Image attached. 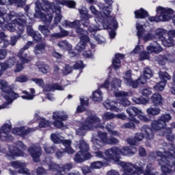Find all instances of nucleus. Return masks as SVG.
<instances>
[{"instance_id": "obj_1", "label": "nucleus", "mask_w": 175, "mask_h": 175, "mask_svg": "<svg viewBox=\"0 0 175 175\" xmlns=\"http://www.w3.org/2000/svg\"><path fill=\"white\" fill-rule=\"evenodd\" d=\"M172 120V116L170 113L162 114L157 120L152 121L151 126L144 124L140 128L141 133H137L135 135V140L142 142L145 137L146 140H152L154 139V132H158L166 128V123Z\"/></svg>"}, {"instance_id": "obj_2", "label": "nucleus", "mask_w": 175, "mask_h": 175, "mask_svg": "<svg viewBox=\"0 0 175 175\" xmlns=\"http://www.w3.org/2000/svg\"><path fill=\"white\" fill-rule=\"evenodd\" d=\"M0 90L2 91V96L5 99V103L0 105V110L9 107V105L13 103V100L18 98V94L14 92L9 85V83L5 79L0 80Z\"/></svg>"}, {"instance_id": "obj_3", "label": "nucleus", "mask_w": 175, "mask_h": 175, "mask_svg": "<svg viewBox=\"0 0 175 175\" xmlns=\"http://www.w3.org/2000/svg\"><path fill=\"white\" fill-rule=\"evenodd\" d=\"M94 128L105 129V123H100V118L95 115L90 116L86 118L83 124L76 129V135H78V136H84L86 131L94 129Z\"/></svg>"}, {"instance_id": "obj_4", "label": "nucleus", "mask_w": 175, "mask_h": 175, "mask_svg": "<svg viewBox=\"0 0 175 175\" xmlns=\"http://www.w3.org/2000/svg\"><path fill=\"white\" fill-rule=\"evenodd\" d=\"M118 164L122 167L124 172L122 175H141L144 173L146 164L142 161H138L135 164L132 163H125L118 161Z\"/></svg>"}, {"instance_id": "obj_5", "label": "nucleus", "mask_w": 175, "mask_h": 175, "mask_svg": "<svg viewBox=\"0 0 175 175\" xmlns=\"http://www.w3.org/2000/svg\"><path fill=\"white\" fill-rule=\"evenodd\" d=\"M92 142L98 148V147H103L106 144L116 146L120 143V140L113 136L107 138V133L98 131L96 137H92Z\"/></svg>"}, {"instance_id": "obj_6", "label": "nucleus", "mask_w": 175, "mask_h": 175, "mask_svg": "<svg viewBox=\"0 0 175 175\" xmlns=\"http://www.w3.org/2000/svg\"><path fill=\"white\" fill-rule=\"evenodd\" d=\"M156 16H150L148 18L150 23H159V21L166 22L172 18L173 14V10L170 8H165L162 6H159L156 9Z\"/></svg>"}, {"instance_id": "obj_7", "label": "nucleus", "mask_w": 175, "mask_h": 175, "mask_svg": "<svg viewBox=\"0 0 175 175\" xmlns=\"http://www.w3.org/2000/svg\"><path fill=\"white\" fill-rule=\"evenodd\" d=\"M42 10H44V12H50V10H51L53 13H55L54 18L55 25L61 23V20H62V15H61V7L59 5H56L54 3H51L47 0H44Z\"/></svg>"}, {"instance_id": "obj_8", "label": "nucleus", "mask_w": 175, "mask_h": 175, "mask_svg": "<svg viewBox=\"0 0 175 175\" xmlns=\"http://www.w3.org/2000/svg\"><path fill=\"white\" fill-rule=\"evenodd\" d=\"M16 146L10 145L9 146V152L6 154L8 159H13L14 157H27V154L23 152L27 150V146L21 141H18Z\"/></svg>"}, {"instance_id": "obj_9", "label": "nucleus", "mask_w": 175, "mask_h": 175, "mask_svg": "<svg viewBox=\"0 0 175 175\" xmlns=\"http://www.w3.org/2000/svg\"><path fill=\"white\" fill-rule=\"evenodd\" d=\"M36 8H35V14L34 17L36 18H41L42 21L44 23V24L49 25L51 21H53V14H43L42 10H43V5L40 3V1H37L35 3Z\"/></svg>"}, {"instance_id": "obj_10", "label": "nucleus", "mask_w": 175, "mask_h": 175, "mask_svg": "<svg viewBox=\"0 0 175 175\" xmlns=\"http://www.w3.org/2000/svg\"><path fill=\"white\" fill-rule=\"evenodd\" d=\"M10 131H12V123L10 121L7 120L5 123L1 127L0 130V139L3 142H12L13 140V136L10 134Z\"/></svg>"}, {"instance_id": "obj_11", "label": "nucleus", "mask_w": 175, "mask_h": 175, "mask_svg": "<svg viewBox=\"0 0 175 175\" xmlns=\"http://www.w3.org/2000/svg\"><path fill=\"white\" fill-rule=\"evenodd\" d=\"M53 118L54 122L53 125L55 128H64V122L68 120V114L65 111H55L53 112Z\"/></svg>"}, {"instance_id": "obj_12", "label": "nucleus", "mask_w": 175, "mask_h": 175, "mask_svg": "<svg viewBox=\"0 0 175 175\" xmlns=\"http://www.w3.org/2000/svg\"><path fill=\"white\" fill-rule=\"evenodd\" d=\"M27 152L34 162H40L42 155V148L38 144H33L28 148Z\"/></svg>"}, {"instance_id": "obj_13", "label": "nucleus", "mask_w": 175, "mask_h": 175, "mask_svg": "<svg viewBox=\"0 0 175 175\" xmlns=\"http://www.w3.org/2000/svg\"><path fill=\"white\" fill-rule=\"evenodd\" d=\"M136 28H137V35L138 36V39H143L144 42H148V40H154V38H155V36L152 33H148L146 34V30L143 28V25H140V23H137L136 24Z\"/></svg>"}, {"instance_id": "obj_14", "label": "nucleus", "mask_w": 175, "mask_h": 175, "mask_svg": "<svg viewBox=\"0 0 175 175\" xmlns=\"http://www.w3.org/2000/svg\"><path fill=\"white\" fill-rule=\"evenodd\" d=\"M126 113L129 115V121H133V122H135V124H139L140 122L138 120L135 118V117L142 113L141 109H138L136 107H129L126 110Z\"/></svg>"}, {"instance_id": "obj_15", "label": "nucleus", "mask_w": 175, "mask_h": 175, "mask_svg": "<svg viewBox=\"0 0 175 175\" xmlns=\"http://www.w3.org/2000/svg\"><path fill=\"white\" fill-rule=\"evenodd\" d=\"M11 166L14 167V169H19L18 170V173L23 174H27V175H31V172H29V170L27 168H25V166H27V163L16 161H12L11 162Z\"/></svg>"}, {"instance_id": "obj_16", "label": "nucleus", "mask_w": 175, "mask_h": 175, "mask_svg": "<svg viewBox=\"0 0 175 175\" xmlns=\"http://www.w3.org/2000/svg\"><path fill=\"white\" fill-rule=\"evenodd\" d=\"M35 131L36 129L33 128L21 126L13 129L12 133L21 136V137H24V136H27V135H29V133H32V132H35Z\"/></svg>"}, {"instance_id": "obj_17", "label": "nucleus", "mask_w": 175, "mask_h": 175, "mask_svg": "<svg viewBox=\"0 0 175 175\" xmlns=\"http://www.w3.org/2000/svg\"><path fill=\"white\" fill-rule=\"evenodd\" d=\"M105 3L107 5H109V6L106 7L103 3H99L98 8L100 10H102L100 12V14H103V17L107 16V17H111V5H113V0H104Z\"/></svg>"}, {"instance_id": "obj_18", "label": "nucleus", "mask_w": 175, "mask_h": 175, "mask_svg": "<svg viewBox=\"0 0 175 175\" xmlns=\"http://www.w3.org/2000/svg\"><path fill=\"white\" fill-rule=\"evenodd\" d=\"M17 17V14L14 12H11L10 14L7 13L6 10L0 9V25L3 23H9L12 18Z\"/></svg>"}, {"instance_id": "obj_19", "label": "nucleus", "mask_w": 175, "mask_h": 175, "mask_svg": "<svg viewBox=\"0 0 175 175\" xmlns=\"http://www.w3.org/2000/svg\"><path fill=\"white\" fill-rule=\"evenodd\" d=\"M171 151H174L175 154V147L174 146H171L167 150H165L163 152H150L149 154V157L150 158H157L158 157L159 158L157 159V162L159 163V161H161V159H163V158H166V156L167 155V152H170Z\"/></svg>"}, {"instance_id": "obj_20", "label": "nucleus", "mask_w": 175, "mask_h": 175, "mask_svg": "<svg viewBox=\"0 0 175 175\" xmlns=\"http://www.w3.org/2000/svg\"><path fill=\"white\" fill-rule=\"evenodd\" d=\"M109 23L107 25V28L110 29L109 31V36L111 39H114L116 37V29L118 28V23L116 20V18H113L111 20H108Z\"/></svg>"}, {"instance_id": "obj_21", "label": "nucleus", "mask_w": 175, "mask_h": 175, "mask_svg": "<svg viewBox=\"0 0 175 175\" xmlns=\"http://www.w3.org/2000/svg\"><path fill=\"white\" fill-rule=\"evenodd\" d=\"M105 154L109 159H116V158H118V155L121 154V149L117 148V146H113L106 150Z\"/></svg>"}, {"instance_id": "obj_22", "label": "nucleus", "mask_w": 175, "mask_h": 175, "mask_svg": "<svg viewBox=\"0 0 175 175\" xmlns=\"http://www.w3.org/2000/svg\"><path fill=\"white\" fill-rule=\"evenodd\" d=\"M43 165H48L49 170L52 172H55V170L57 172L58 170L61 171V165L53 162V158L51 157H46L45 159L43 160Z\"/></svg>"}, {"instance_id": "obj_23", "label": "nucleus", "mask_w": 175, "mask_h": 175, "mask_svg": "<svg viewBox=\"0 0 175 175\" xmlns=\"http://www.w3.org/2000/svg\"><path fill=\"white\" fill-rule=\"evenodd\" d=\"M124 80L126 85H129L133 88H137V81H135L132 79V71L131 70H129L125 72Z\"/></svg>"}, {"instance_id": "obj_24", "label": "nucleus", "mask_w": 175, "mask_h": 175, "mask_svg": "<svg viewBox=\"0 0 175 175\" xmlns=\"http://www.w3.org/2000/svg\"><path fill=\"white\" fill-rule=\"evenodd\" d=\"M91 158V154L85 153V152H81V150L78 152L75 157L74 161L76 163H83L84 161L90 159Z\"/></svg>"}, {"instance_id": "obj_25", "label": "nucleus", "mask_w": 175, "mask_h": 175, "mask_svg": "<svg viewBox=\"0 0 175 175\" xmlns=\"http://www.w3.org/2000/svg\"><path fill=\"white\" fill-rule=\"evenodd\" d=\"M12 23L14 25H18V29L20 32V36H21V33L24 32V25L27 24V20L24 18V16L22 17L16 18L12 20Z\"/></svg>"}, {"instance_id": "obj_26", "label": "nucleus", "mask_w": 175, "mask_h": 175, "mask_svg": "<svg viewBox=\"0 0 175 175\" xmlns=\"http://www.w3.org/2000/svg\"><path fill=\"white\" fill-rule=\"evenodd\" d=\"M18 57L22 64H28L32 61V57L28 56V51L23 48L19 51Z\"/></svg>"}, {"instance_id": "obj_27", "label": "nucleus", "mask_w": 175, "mask_h": 175, "mask_svg": "<svg viewBox=\"0 0 175 175\" xmlns=\"http://www.w3.org/2000/svg\"><path fill=\"white\" fill-rule=\"evenodd\" d=\"M128 92L122 91L115 94V96L118 98H122L120 102V105H122V106H131V101L126 98Z\"/></svg>"}, {"instance_id": "obj_28", "label": "nucleus", "mask_w": 175, "mask_h": 175, "mask_svg": "<svg viewBox=\"0 0 175 175\" xmlns=\"http://www.w3.org/2000/svg\"><path fill=\"white\" fill-rule=\"evenodd\" d=\"M80 42L75 46V49L77 51L81 52L87 47V43L90 42V38L88 36H80Z\"/></svg>"}, {"instance_id": "obj_29", "label": "nucleus", "mask_w": 175, "mask_h": 175, "mask_svg": "<svg viewBox=\"0 0 175 175\" xmlns=\"http://www.w3.org/2000/svg\"><path fill=\"white\" fill-rule=\"evenodd\" d=\"M88 31L89 32L93 33L91 34V38H93L98 44H102V43H103V41L100 40V36H96V31H99V27L92 25L89 27Z\"/></svg>"}, {"instance_id": "obj_30", "label": "nucleus", "mask_w": 175, "mask_h": 175, "mask_svg": "<svg viewBox=\"0 0 175 175\" xmlns=\"http://www.w3.org/2000/svg\"><path fill=\"white\" fill-rule=\"evenodd\" d=\"M163 49L159 44L157 42L151 43L147 46V51L148 53H155V54H159Z\"/></svg>"}, {"instance_id": "obj_31", "label": "nucleus", "mask_w": 175, "mask_h": 175, "mask_svg": "<svg viewBox=\"0 0 175 175\" xmlns=\"http://www.w3.org/2000/svg\"><path fill=\"white\" fill-rule=\"evenodd\" d=\"M151 102L154 106H161L163 102V98L159 93H154L150 97Z\"/></svg>"}, {"instance_id": "obj_32", "label": "nucleus", "mask_w": 175, "mask_h": 175, "mask_svg": "<svg viewBox=\"0 0 175 175\" xmlns=\"http://www.w3.org/2000/svg\"><path fill=\"white\" fill-rule=\"evenodd\" d=\"M121 59H124V55L118 53L115 55V59H113L112 65L115 70H117L121 66Z\"/></svg>"}, {"instance_id": "obj_33", "label": "nucleus", "mask_w": 175, "mask_h": 175, "mask_svg": "<svg viewBox=\"0 0 175 175\" xmlns=\"http://www.w3.org/2000/svg\"><path fill=\"white\" fill-rule=\"evenodd\" d=\"M103 106L107 109V110H113V111H120V109L116 107V103L111 100H107L104 103Z\"/></svg>"}, {"instance_id": "obj_34", "label": "nucleus", "mask_w": 175, "mask_h": 175, "mask_svg": "<svg viewBox=\"0 0 175 175\" xmlns=\"http://www.w3.org/2000/svg\"><path fill=\"white\" fill-rule=\"evenodd\" d=\"M65 85L61 86L58 83L47 85L44 89L45 91H64Z\"/></svg>"}, {"instance_id": "obj_35", "label": "nucleus", "mask_w": 175, "mask_h": 175, "mask_svg": "<svg viewBox=\"0 0 175 175\" xmlns=\"http://www.w3.org/2000/svg\"><path fill=\"white\" fill-rule=\"evenodd\" d=\"M57 46L60 48V50H65L66 51L72 50V44L66 40L59 41Z\"/></svg>"}, {"instance_id": "obj_36", "label": "nucleus", "mask_w": 175, "mask_h": 175, "mask_svg": "<svg viewBox=\"0 0 175 175\" xmlns=\"http://www.w3.org/2000/svg\"><path fill=\"white\" fill-rule=\"evenodd\" d=\"M46 51V44L44 43H40L34 47V53L36 55L39 54H44Z\"/></svg>"}, {"instance_id": "obj_37", "label": "nucleus", "mask_w": 175, "mask_h": 175, "mask_svg": "<svg viewBox=\"0 0 175 175\" xmlns=\"http://www.w3.org/2000/svg\"><path fill=\"white\" fill-rule=\"evenodd\" d=\"M59 28L60 32L51 34V38H56V39H59L61 38H65L69 36V31L62 29L61 27H59Z\"/></svg>"}, {"instance_id": "obj_38", "label": "nucleus", "mask_w": 175, "mask_h": 175, "mask_svg": "<svg viewBox=\"0 0 175 175\" xmlns=\"http://www.w3.org/2000/svg\"><path fill=\"white\" fill-rule=\"evenodd\" d=\"M58 3L62 5V6H67L70 9H73L76 6V2L73 0H61L58 1Z\"/></svg>"}, {"instance_id": "obj_39", "label": "nucleus", "mask_w": 175, "mask_h": 175, "mask_svg": "<svg viewBox=\"0 0 175 175\" xmlns=\"http://www.w3.org/2000/svg\"><path fill=\"white\" fill-rule=\"evenodd\" d=\"M161 42L165 47H174L175 44L174 40L172 36H170L168 38L164 37Z\"/></svg>"}, {"instance_id": "obj_40", "label": "nucleus", "mask_w": 175, "mask_h": 175, "mask_svg": "<svg viewBox=\"0 0 175 175\" xmlns=\"http://www.w3.org/2000/svg\"><path fill=\"white\" fill-rule=\"evenodd\" d=\"M134 54L140 53L141 59H147L148 58V54L146 51H142V48L139 46H136L135 49L133 51Z\"/></svg>"}, {"instance_id": "obj_41", "label": "nucleus", "mask_w": 175, "mask_h": 175, "mask_svg": "<svg viewBox=\"0 0 175 175\" xmlns=\"http://www.w3.org/2000/svg\"><path fill=\"white\" fill-rule=\"evenodd\" d=\"M131 100L135 105H147L148 103V100L143 97L137 98L136 96H133Z\"/></svg>"}, {"instance_id": "obj_42", "label": "nucleus", "mask_w": 175, "mask_h": 175, "mask_svg": "<svg viewBox=\"0 0 175 175\" xmlns=\"http://www.w3.org/2000/svg\"><path fill=\"white\" fill-rule=\"evenodd\" d=\"M79 148L80 149V151L82 152L88 153V150H90V147L88 146V144L84 141V139H81L78 144Z\"/></svg>"}, {"instance_id": "obj_43", "label": "nucleus", "mask_w": 175, "mask_h": 175, "mask_svg": "<svg viewBox=\"0 0 175 175\" xmlns=\"http://www.w3.org/2000/svg\"><path fill=\"white\" fill-rule=\"evenodd\" d=\"M146 112L148 114V116H159V114H161V108L157 107H150L146 109Z\"/></svg>"}, {"instance_id": "obj_44", "label": "nucleus", "mask_w": 175, "mask_h": 175, "mask_svg": "<svg viewBox=\"0 0 175 175\" xmlns=\"http://www.w3.org/2000/svg\"><path fill=\"white\" fill-rule=\"evenodd\" d=\"M135 18H146L148 16V12L141 8L139 10L135 12Z\"/></svg>"}, {"instance_id": "obj_45", "label": "nucleus", "mask_w": 175, "mask_h": 175, "mask_svg": "<svg viewBox=\"0 0 175 175\" xmlns=\"http://www.w3.org/2000/svg\"><path fill=\"white\" fill-rule=\"evenodd\" d=\"M158 75L159 79L163 80L161 81H165V83H167V80H172V77L167 72H162L160 70L159 71Z\"/></svg>"}, {"instance_id": "obj_46", "label": "nucleus", "mask_w": 175, "mask_h": 175, "mask_svg": "<svg viewBox=\"0 0 175 175\" xmlns=\"http://www.w3.org/2000/svg\"><path fill=\"white\" fill-rule=\"evenodd\" d=\"M92 100H94V102H100V100H102L103 98L102 96V92H100L99 90L94 91L92 93Z\"/></svg>"}, {"instance_id": "obj_47", "label": "nucleus", "mask_w": 175, "mask_h": 175, "mask_svg": "<svg viewBox=\"0 0 175 175\" xmlns=\"http://www.w3.org/2000/svg\"><path fill=\"white\" fill-rule=\"evenodd\" d=\"M110 85L111 91H114V90H117V88H120V87H121V80L114 78Z\"/></svg>"}, {"instance_id": "obj_48", "label": "nucleus", "mask_w": 175, "mask_h": 175, "mask_svg": "<svg viewBox=\"0 0 175 175\" xmlns=\"http://www.w3.org/2000/svg\"><path fill=\"white\" fill-rule=\"evenodd\" d=\"M90 12H92L93 14H94V16H97V17L100 20H105V18L110 17V16H103V14H100V12L99 13L98 10H96V8H95V6L94 5L90 6Z\"/></svg>"}, {"instance_id": "obj_49", "label": "nucleus", "mask_w": 175, "mask_h": 175, "mask_svg": "<svg viewBox=\"0 0 175 175\" xmlns=\"http://www.w3.org/2000/svg\"><path fill=\"white\" fill-rule=\"evenodd\" d=\"M73 169V163H67L64 165H61L60 172H64L66 173V172H70Z\"/></svg>"}, {"instance_id": "obj_50", "label": "nucleus", "mask_w": 175, "mask_h": 175, "mask_svg": "<svg viewBox=\"0 0 175 175\" xmlns=\"http://www.w3.org/2000/svg\"><path fill=\"white\" fill-rule=\"evenodd\" d=\"M37 66L42 73H47V71L50 69V67L47 64H44L42 62H39L37 64Z\"/></svg>"}, {"instance_id": "obj_51", "label": "nucleus", "mask_w": 175, "mask_h": 175, "mask_svg": "<svg viewBox=\"0 0 175 175\" xmlns=\"http://www.w3.org/2000/svg\"><path fill=\"white\" fill-rule=\"evenodd\" d=\"M163 136H165L166 139L170 141H173L174 139V136L172 134V128H167L164 133H163Z\"/></svg>"}, {"instance_id": "obj_52", "label": "nucleus", "mask_w": 175, "mask_h": 175, "mask_svg": "<svg viewBox=\"0 0 175 175\" xmlns=\"http://www.w3.org/2000/svg\"><path fill=\"white\" fill-rule=\"evenodd\" d=\"M44 150L46 154H54L57 147L55 145H52L51 146H48L47 144L44 145Z\"/></svg>"}, {"instance_id": "obj_53", "label": "nucleus", "mask_w": 175, "mask_h": 175, "mask_svg": "<svg viewBox=\"0 0 175 175\" xmlns=\"http://www.w3.org/2000/svg\"><path fill=\"white\" fill-rule=\"evenodd\" d=\"M163 33H165V29H157L155 31V36L156 39H158L159 40H161L162 42L163 39L165 38L163 36Z\"/></svg>"}, {"instance_id": "obj_54", "label": "nucleus", "mask_w": 175, "mask_h": 175, "mask_svg": "<svg viewBox=\"0 0 175 175\" xmlns=\"http://www.w3.org/2000/svg\"><path fill=\"white\" fill-rule=\"evenodd\" d=\"M51 139L55 144H59V143L62 142V139H61V135L58 133H52L51 135Z\"/></svg>"}, {"instance_id": "obj_55", "label": "nucleus", "mask_w": 175, "mask_h": 175, "mask_svg": "<svg viewBox=\"0 0 175 175\" xmlns=\"http://www.w3.org/2000/svg\"><path fill=\"white\" fill-rule=\"evenodd\" d=\"M166 86V81H159L157 83L154 87V90L155 91H163L165 90V87Z\"/></svg>"}, {"instance_id": "obj_56", "label": "nucleus", "mask_w": 175, "mask_h": 175, "mask_svg": "<svg viewBox=\"0 0 175 175\" xmlns=\"http://www.w3.org/2000/svg\"><path fill=\"white\" fill-rule=\"evenodd\" d=\"M151 170H154V167L152 163H148L146 165V169L144 171V175H159L158 172H155L154 174L151 173Z\"/></svg>"}, {"instance_id": "obj_57", "label": "nucleus", "mask_w": 175, "mask_h": 175, "mask_svg": "<svg viewBox=\"0 0 175 175\" xmlns=\"http://www.w3.org/2000/svg\"><path fill=\"white\" fill-rule=\"evenodd\" d=\"M143 75L146 77V79H151V77L154 76V72H152L151 68L146 67L144 68Z\"/></svg>"}, {"instance_id": "obj_58", "label": "nucleus", "mask_w": 175, "mask_h": 175, "mask_svg": "<svg viewBox=\"0 0 175 175\" xmlns=\"http://www.w3.org/2000/svg\"><path fill=\"white\" fill-rule=\"evenodd\" d=\"M79 12L81 16V18H88L90 14H88V12H87V9L85 7H81L79 8Z\"/></svg>"}, {"instance_id": "obj_59", "label": "nucleus", "mask_w": 175, "mask_h": 175, "mask_svg": "<svg viewBox=\"0 0 175 175\" xmlns=\"http://www.w3.org/2000/svg\"><path fill=\"white\" fill-rule=\"evenodd\" d=\"M10 5L15 3L17 5V8H23L25 6V1L23 0H8Z\"/></svg>"}, {"instance_id": "obj_60", "label": "nucleus", "mask_w": 175, "mask_h": 175, "mask_svg": "<svg viewBox=\"0 0 175 175\" xmlns=\"http://www.w3.org/2000/svg\"><path fill=\"white\" fill-rule=\"evenodd\" d=\"M116 118V115L111 112H105L103 116V121H109L110 120H113V118Z\"/></svg>"}, {"instance_id": "obj_61", "label": "nucleus", "mask_w": 175, "mask_h": 175, "mask_svg": "<svg viewBox=\"0 0 175 175\" xmlns=\"http://www.w3.org/2000/svg\"><path fill=\"white\" fill-rule=\"evenodd\" d=\"M103 167V162L102 161H94L90 163V167L92 169H100V167Z\"/></svg>"}, {"instance_id": "obj_62", "label": "nucleus", "mask_w": 175, "mask_h": 175, "mask_svg": "<svg viewBox=\"0 0 175 175\" xmlns=\"http://www.w3.org/2000/svg\"><path fill=\"white\" fill-rule=\"evenodd\" d=\"M23 96H21L22 99H25L26 100H32L33 98H35V95L31 94L29 92L27 91H23Z\"/></svg>"}, {"instance_id": "obj_63", "label": "nucleus", "mask_w": 175, "mask_h": 175, "mask_svg": "<svg viewBox=\"0 0 175 175\" xmlns=\"http://www.w3.org/2000/svg\"><path fill=\"white\" fill-rule=\"evenodd\" d=\"M72 72V66L68 64H66L64 68L62 70V73L64 76L69 75V73Z\"/></svg>"}, {"instance_id": "obj_64", "label": "nucleus", "mask_w": 175, "mask_h": 175, "mask_svg": "<svg viewBox=\"0 0 175 175\" xmlns=\"http://www.w3.org/2000/svg\"><path fill=\"white\" fill-rule=\"evenodd\" d=\"M29 80V78L27 75H20L15 79L18 83H27Z\"/></svg>"}]
</instances>
